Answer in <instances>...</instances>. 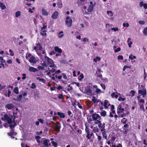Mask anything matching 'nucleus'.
<instances>
[{
    "label": "nucleus",
    "mask_w": 147,
    "mask_h": 147,
    "mask_svg": "<svg viewBox=\"0 0 147 147\" xmlns=\"http://www.w3.org/2000/svg\"><path fill=\"white\" fill-rule=\"evenodd\" d=\"M94 123L95 124H97L98 127L100 130L101 131H102L105 130V123H103L102 124L101 121L100 120H97L95 121Z\"/></svg>",
    "instance_id": "f257e3e1"
},
{
    "label": "nucleus",
    "mask_w": 147,
    "mask_h": 147,
    "mask_svg": "<svg viewBox=\"0 0 147 147\" xmlns=\"http://www.w3.org/2000/svg\"><path fill=\"white\" fill-rule=\"evenodd\" d=\"M85 131L86 134V137L88 139H90L91 137L94 136V134L92 132H90L89 129L88 127L86 124H85Z\"/></svg>",
    "instance_id": "f03ea898"
},
{
    "label": "nucleus",
    "mask_w": 147,
    "mask_h": 147,
    "mask_svg": "<svg viewBox=\"0 0 147 147\" xmlns=\"http://www.w3.org/2000/svg\"><path fill=\"white\" fill-rule=\"evenodd\" d=\"M14 118H13V124H12V117H11V118H9L8 119L7 121L8 123L10 124L9 127H10L11 128H12L13 127H14L16 125V123L15 122V119L16 118V116H14Z\"/></svg>",
    "instance_id": "7ed1b4c3"
},
{
    "label": "nucleus",
    "mask_w": 147,
    "mask_h": 147,
    "mask_svg": "<svg viewBox=\"0 0 147 147\" xmlns=\"http://www.w3.org/2000/svg\"><path fill=\"white\" fill-rule=\"evenodd\" d=\"M45 59L47 60V61L48 64H51L49 66L51 67H54L55 64L54 62L49 57L45 56Z\"/></svg>",
    "instance_id": "20e7f679"
},
{
    "label": "nucleus",
    "mask_w": 147,
    "mask_h": 147,
    "mask_svg": "<svg viewBox=\"0 0 147 147\" xmlns=\"http://www.w3.org/2000/svg\"><path fill=\"white\" fill-rule=\"evenodd\" d=\"M66 20H65V24L68 27H71L72 26V20L70 18L69 16H67L66 18Z\"/></svg>",
    "instance_id": "39448f33"
},
{
    "label": "nucleus",
    "mask_w": 147,
    "mask_h": 147,
    "mask_svg": "<svg viewBox=\"0 0 147 147\" xmlns=\"http://www.w3.org/2000/svg\"><path fill=\"white\" fill-rule=\"evenodd\" d=\"M92 117L94 121H96L97 120H100L101 117L98 114L96 113H93L92 115Z\"/></svg>",
    "instance_id": "423d86ee"
},
{
    "label": "nucleus",
    "mask_w": 147,
    "mask_h": 147,
    "mask_svg": "<svg viewBox=\"0 0 147 147\" xmlns=\"http://www.w3.org/2000/svg\"><path fill=\"white\" fill-rule=\"evenodd\" d=\"M85 93L88 95H91L92 94V92L90 88V86H88L87 88L85 90Z\"/></svg>",
    "instance_id": "0eeeda50"
},
{
    "label": "nucleus",
    "mask_w": 147,
    "mask_h": 147,
    "mask_svg": "<svg viewBox=\"0 0 147 147\" xmlns=\"http://www.w3.org/2000/svg\"><path fill=\"white\" fill-rule=\"evenodd\" d=\"M50 141L48 140L45 139L43 141V144L45 147H48L51 145L49 143Z\"/></svg>",
    "instance_id": "6e6552de"
},
{
    "label": "nucleus",
    "mask_w": 147,
    "mask_h": 147,
    "mask_svg": "<svg viewBox=\"0 0 147 147\" xmlns=\"http://www.w3.org/2000/svg\"><path fill=\"white\" fill-rule=\"evenodd\" d=\"M138 93L140 94V96L142 95L143 97H144L146 95V90H139Z\"/></svg>",
    "instance_id": "1a4fd4ad"
},
{
    "label": "nucleus",
    "mask_w": 147,
    "mask_h": 147,
    "mask_svg": "<svg viewBox=\"0 0 147 147\" xmlns=\"http://www.w3.org/2000/svg\"><path fill=\"white\" fill-rule=\"evenodd\" d=\"M7 134L9 136H10L13 138H14L15 137L13 136L16 135L17 133L15 132L14 130H11Z\"/></svg>",
    "instance_id": "9d476101"
},
{
    "label": "nucleus",
    "mask_w": 147,
    "mask_h": 147,
    "mask_svg": "<svg viewBox=\"0 0 147 147\" xmlns=\"http://www.w3.org/2000/svg\"><path fill=\"white\" fill-rule=\"evenodd\" d=\"M58 12L57 11H55L52 14L51 17L52 19H56L58 16Z\"/></svg>",
    "instance_id": "9b49d317"
},
{
    "label": "nucleus",
    "mask_w": 147,
    "mask_h": 147,
    "mask_svg": "<svg viewBox=\"0 0 147 147\" xmlns=\"http://www.w3.org/2000/svg\"><path fill=\"white\" fill-rule=\"evenodd\" d=\"M14 107V105L12 103L8 104L6 105V107L9 110L13 109Z\"/></svg>",
    "instance_id": "f8f14e48"
},
{
    "label": "nucleus",
    "mask_w": 147,
    "mask_h": 147,
    "mask_svg": "<svg viewBox=\"0 0 147 147\" xmlns=\"http://www.w3.org/2000/svg\"><path fill=\"white\" fill-rule=\"evenodd\" d=\"M29 61L30 63H36V58L34 57H31L29 60Z\"/></svg>",
    "instance_id": "ddd939ff"
},
{
    "label": "nucleus",
    "mask_w": 147,
    "mask_h": 147,
    "mask_svg": "<svg viewBox=\"0 0 147 147\" xmlns=\"http://www.w3.org/2000/svg\"><path fill=\"white\" fill-rule=\"evenodd\" d=\"M30 71L35 72L38 71V69L33 67H30L29 68Z\"/></svg>",
    "instance_id": "4468645a"
},
{
    "label": "nucleus",
    "mask_w": 147,
    "mask_h": 147,
    "mask_svg": "<svg viewBox=\"0 0 147 147\" xmlns=\"http://www.w3.org/2000/svg\"><path fill=\"white\" fill-rule=\"evenodd\" d=\"M57 4L59 8H61L63 6V4L61 0H57Z\"/></svg>",
    "instance_id": "2eb2a0df"
},
{
    "label": "nucleus",
    "mask_w": 147,
    "mask_h": 147,
    "mask_svg": "<svg viewBox=\"0 0 147 147\" xmlns=\"http://www.w3.org/2000/svg\"><path fill=\"white\" fill-rule=\"evenodd\" d=\"M55 50V51L59 53H62V49L59 48L58 47L56 46L54 47Z\"/></svg>",
    "instance_id": "dca6fc26"
},
{
    "label": "nucleus",
    "mask_w": 147,
    "mask_h": 147,
    "mask_svg": "<svg viewBox=\"0 0 147 147\" xmlns=\"http://www.w3.org/2000/svg\"><path fill=\"white\" fill-rule=\"evenodd\" d=\"M59 122H57L56 123V125L55 127V129L56 131H59L60 130V126L59 125Z\"/></svg>",
    "instance_id": "f3484780"
},
{
    "label": "nucleus",
    "mask_w": 147,
    "mask_h": 147,
    "mask_svg": "<svg viewBox=\"0 0 147 147\" xmlns=\"http://www.w3.org/2000/svg\"><path fill=\"white\" fill-rule=\"evenodd\" d=\"M57 114L61 118H64L65 117L64 114L63 113L58 112L57 113Z\"/></svg>",
    "instance_id": "a211bd4d"
},
{
    "label": "nucleus",
    "mask_w": 147,
    "mask_h": 147,
    "mask_svg": "<svg viewBox=\"0 0 147 147\" xmlns=\"http://www.w3.org/2000/svg\"><path fill=\"white\" fill-rule=\"evenodd\" d=\"M102 134L103 138H104L106 140H107V132H106L105 130V131H102Z\"/></svg>",
    "instance_id": "6ab92c4d"
},
{
    "label": "nucleus",
    "mask_w": 147,
    "mask_h": 147,
    "mask_svg": "<svg viewBox=\"0 0 147 147\" xmlns=\"http://www.w3.org/2000/svg\"><path fill=\"white\" fill-rule=\"evenodd\" d=\"M94 8V5H90L88 9V11L89 12H90L92 11Z\"/></svg>",
    "instance_id": "aec40b11"
},
{
    "label": "nucleus",
    "mask_w": 147,
    "mask_h": 147,
    "mask_svg": "<svg viewBox=\"0 0 147 147\" xmlns=\"http://www.w3.org/2000/svg\"><path fill=\"white\" fill-rule=\"evenodd\" d=\"M42 15L47 16L48 14V13L43 8L42 9Z\"/></svg>",
    "instance_id": "412c9836"
},
{
    "label": "nucleus",
    "mask_w": 147,
    "mask_h": 147,
    "mask_svg": "<svg viewBox=\"0 0 147 147\" xmlns=\"http://www.w3.org/2000/svg\"><path fill=\"white\" fill-rule=\"evenodd\" d=\"M37 80H38L40 82H41L44 84L46 83V80L44 79L40 78V77H38L36 78Z\"/></svg>",
    "instance_id": "4be33fe9"
},
{
    "label": "nucleus",
    "mask_w": 147,
    "mask_h": 147,
    "mask_svg": "<svg viewBox=\"0 0 147 147\" xmlns=\"http://www.w3.org/2000/svg\"><path fill=\"white\" fill-rule=\"evenodd\" d=\"M36 46L37 48H38V49L40 50H42V47L41 44H40V43L38 42V43L36 44Z\"/></svg>",
    "instance_id": "5701e85b"
},
{
    "label": "nucleus",
    "mask_w": 147,
    "mask_h": 147,
    "mask_svg": "<svg viewBox=\"0 0 147 147\" xmlns=\"http://www.w3.org/2000/svg\"><path fill=\"white\" fill-rule=\"evenodd\" d=\"M14 92L16 94H18L19 93V90L17 87H15L13 90Z\"/></svg>",
    "instance_id": "b1692460"
},
{
    "label": "nucleus",
    "mask_w": 147,
    "mask_h": 147,
    "mask_svg": "<svg viewBox=\"0 0 147 147\" xmlns=\"http://www.w3.org/2000/svg\"><path fill=\"white\" fill-rule=\"evenodd\" d=\"M0 7L2 10L6 8L5 5L2 3H0Z\"/></svg>",
    "instance_id": "393cba45"
},
{
    "label": "nucleus",
    "mask_w": 147,
    "mask_h": 147,
    "mask_svg": "<svg viewBox=\"0 0 147 147\" xmlns=\"http://www.w3.org/2000/svg\"><path fill=\"white\" fill-rule=\"evenodd\" d=\"M111 97L112 98H114V97L115 98H117L118 97V95L117 94H115V92H113L111 95Z\"/></svg>",
    "instance_id": "a878e982"
},
{
    "label": "nucleus",
    "mask_w": 147,
    "mask_h": 147,
    "mask_svg": "<svg viewBox=\"0 0 147 147\" xmlns=\"http://www.w3.org/2000/svg\"><path fill=\"white\" fill-rule=\"evenodd\" d=\"M140 90H146V89L145 88V85L144 84H142L141 85V87L140 88Z\"/></svg>",
    "instance_id": "bb28decb"
},
{
    "label": "nucleus",
    "mask_w": 147,
    "mask_h": 147,
    "mask_svg": "<svg viewBox=\"0 0 147 147\" xmlns=\"http://www.w3.org/2000/svg\"><path fill=\"white\" fill-rule=\"evenodd\" d=\"M101 115L103 117L107 115V113L105 111H103L100 113Z\"/></svg>",
    "instance_id": "cd10ccee"
},
{
    "label": "nucleus",
    "mask_w": 147,
    "mask_h": 147,
    "mask_svg": "<svg viewBox=\"0 0 147 147\" xmlns=\"http://www.w3.org/2000/svg\"><path fill=\"white\" fill-rule=\"evenodd\" d=\"M143 34L145 36H147V27L145 28L143 30Z\"/></svg>",
    "instance_id": "c85d7f7f"
},
{
    "label": "nucleus",
    "mask_w": 147,
    "mask_h": 147,
    "mask_svg": "<svg viewBox=\"0 0 147 147\" xmlns=\"http://www.w3.org/2000/svg\"><path fill=\"white\" fill-rule=\"evenodd\" d=\"M108 102V101L107 100H105L104 104V107L106 108H108V107L107 106V103Z\"/></svg>",
    "instance_id": "c756f323"
},
{
    "label": "nucleus",
    "mask_w": 147,
    "mask_h": 147,
    "mask_svg": "<svg viewBox=\"0 0 147 147\" xmlns=\"http://www.w3.org/2000/svg\"><path fill=\"white\" fill-rule=\"evenodd\" d=\"M44 33H42V32H40L42 36H46L47 34L46 33V32H47V30H43L42 31Z\"/></svg>",
    "instance_id": "7c9ffc66"
},
{
    "label": "nucleus",
    "mask_w": 147,
    "mask_h": 147,
    "mask_svg": "<svg viewBox=\"0 0 147 147\" xmlns=\"http://www.w3.org/2000/svg\"><path fill=\"white\" fill-rule=\"evenodd\" d=\"M51 143L54 147H57V143L54 141H52Z\"/></svg>",
    "instance_id": "2f4dec72"
},
{
    "label": "nucleus",
    "mask_w": 147,
    "mask_h": 147,
    "mask_svg": "<svg viewBox=\"0 0 147 147\" xmlns=\"http://www.w3.org/2000/svg\"><path fill=\"white\" fill-rule=\"evenodd\" d=\"M21 15V13L20 11H18L16 12V13L15 15L16 17H18L20 16Z\"/></svg>",
    "instance_id": "473e14b6"
},
{
    "label": "nucleus",
    "mask_w": 147,
    "mask_h": 147,
    "mask_svg": "<svg viewBox=\"0 0 147 147\" xmlns=\"http://www.w3.org/2000/svg\"><path fill=\"white\" fill-rule=\"evenodd\" d=\"M84 78V76L83 74L82 73L80 75L79 77L78 78L79 80H81Z\"/></svg>",
    "instance_id": "72a5a7b5"
},
{
    "label": "nucleus",
    "mask_w": 147,
    "mask_h": 147,
    "mask_svg": "<svg viewBox=\"0 0 147 147\" xmlns=\"http://www.w3.org/2000/svg\"><path fill=\"white\" fill-rule=\"evenodd\" d=\"M4 119L5 120H7L9 118L7 114H5L4 115Z\"/></svg>",
    "instance_id": "f704fd0d"
},
{
    "label": "nucleus",
    "mask_w": 147,
    "mask_h": 147,
    "mask_svg": "<svg viewBox=\"0 0 147 147\" xmlns=\"http://www.w3.org/2000/svg\"><path fill=\"white\" fill-rule=\"evenodd\" d=\"M92 100L93 102L94 103H97V99L95 98V97L94 96L93 97V98Z\"/></svg>",
    "instance_id": "c9c22d12"
},
{
    "label": "nucleus",
    "mask_w": 147,
    "mask_h": 147,
    "mask_svg": "<svg viewBox=\"0 0 147 147\" xmlns=\"http://www.w3.org/2000/svg\"><path fill=\"white\" fill-rule=\"evenodd\" d=\"M140 108L141 110L143 111H145L144 106L143 104H142L140 105Z\"/></svg>",
    "instance_id": "e433bc0d"
},
{
    "label": "nucleus",
    "mask_w": 147,
    "mask_h": 147,
    "mask_svg": "<svg viewBox=\"0 0 147 147\" xmlns=\"http://www.w3.org/2000/svg\"><path fill=\"white\" fill-rule=\"evenodd\" d=\"M36 87V86L35 84L34 83H32L31 84V88H32L34 89Z\"/></svg>",
    "instance_id": "4c0bfd02"
},
{
    "label": "nucleus",
    "mask_w": 147,
    "mask_h": 147,
    "mask_svg": "<svg viewBox=\"0 0 147 147\" xmlns=\"http://www.w3.org/2000/svg\"><path fill=\"white\" fill-rule=\"evenodd\" d=\"M0 61L2 63H4L5 62V61L3 59V58L2 57H0Z\"/></svg>",
    "instance_id": "58836bf2"
},
{
    "label": "nucleus",
    "mask_w": 147,
    "mask_h": 147,
    "mask_svg": "<svg viewBox=\"0 0 147 147\" xmlns=\"http://www.w3.org/2000/svg\"><path fill=\"white\" fill-rule=\"evenodd\" d=\"M125 100V98H122L120 96L118 99L119 101L121 100L122 101H123Z\"/></svg>",
    "instance_id": "ea45409f"
},
{
    "label": "nucleus",
    "mask_w": 147,
    "mask_h": 147,
    "mask_svg": "<svg viewBox=\"0 0 147 147\" xmlns=\"http://www.w3.org/2000/svg\"><path fill=\"white\" fill-rule=\"evenodd\" d=\"M129 26V24L128 23H123V26L124 27H128Z\"/></svg>",
    "instance_id": "a19ab883"
},
{
    "label": "nucleus",
    "mask_w": 147,
    "mask_h": 147,
    "mask_svg": "<svg viewBox=\"0 0 147 147\" xmlns=\"http://www.w3.org/2000/svg\"><path fill=\"white\" fill-rule=\"evenodd\" d=\"M121 49L120 47H118L116 49H115L114 50V51L115 53L119 51H121Z\"/></svg>",
    "instance_id": "79ce46f5"
},
{
    "label": "nucleus",
    "mask_w": 147,
    "mask_h": 147,
    "mask_svg": "<svg viewBox=\"0 0 147 147\" xmlns=\"http://www.w3.org/2000/svg\"><path fill=\"white\" fill-rule=\"evenodd\" d=\"M130 68V67L128 66L125 65L123 68V71H124L126 68Z\"/></svg>",
    "instance_id": "37998d69"
},
{
    "label": "nucleus",
    "mask_w": 147,
    "mask_h": 147,
    "mask_svg": "<svg viewBox=\"0 0 147 147\" xmlns=\"http://www.w3.org/2000/svg\"><path fill=\"white\" fill-rule=\"evenodd\" d=\"M135 91L133 90H131L130 91V93L131 94H132V96H133L135 95Z\"/></svg>",
    "instance_id": "c03bdc74"
},
{
    "label": "nucleus",
    "mask_w": 147,
    "mask_h": 147,
    "mask_svg": "<svg viewBox=\"0 0 147 147\" xmlns=\"http://www.w3.org/2000/svg\"><path fill=\"white\" fill-rule=\"evenodd\" d=\"M107 13L108 14H111L110 16H112L113 15V14L111 11H108L107 12Z\"/></svg>",
    "instance_id": "a18cd8bd"
},
{
    "label": "nucleus",
    "mask_w": 147,
    "mask_h": 147,
    "mask_svg": "<svg viewBox=\"0 0 147 147\" xmlns=\"http://www.w3.org/2000/svg\"><path fill=\"white\" fill-rule=\"evenodd\" d=\"M37 68L39 70H40L44 69V68L43 67H42V66H39Z\"/></svg>",
    "instance_id": "49530a36"
},
{
    "label": "nucleus",
    "mask_w": 147,
    "mask_h": 147,
    "mask_svg": "<svg viewBox=\"0 0 147 147\" xmlns=\"http://www.w3.org/2000/svg\"><path fill=\"white\" fill-rule=\"evenodd\" d=\"M77 105L78 107L80 109H82L83 108V107H82V106L80 105V103H79V102H77Z\"/></svg>",
    "instance_id": "de8ad7c7"
},
{
    "label": "nucleus",
    "mask_w": 147,
    "mask_h": 147,
    "mask_svg": "<svg viewBox=\"0 0 147 147\" xmlns=\"http://www.w3.org/2000/svg\"><path fill=\"white\" fill-rule=\"evenodd\" d=\"M22 94L19 95V97L18 98V100L19 101H20L22 100Z\"/></svg>",
    "instance_id": "09e8293b"
},
{
    "label": "nucleus",
    "mask_w": 147,
    "mask_h": 147,
    "mask_svg": "<svg viewBox=\"0 0 147 147\" xmlns=\"http://www.w3.org/2000/svg\"><path fill=\"white\" fill-rule=\"evenodd\" d=\"M58 98L59 99H62L63 98V95L62 94H61L59 95V96H58Z\"/></svg>",
    "instance_id": "8fccbe9b"
},
{
    "label": "nucleus",
    "mask_w": 147,
    "mask_h": 147,
    "mask_svg": "<svg viewBox=\"0 0 147 147\" xmlns=\"http://www.w3.org/2000/svg\"><path fill=\"white\" fill-rule=\"evenodd\" d=\"M115 139H116L115 137L114 136H113L111 137V139L110 140L112 142H114V141H115Z\"/></svg>",
    "instance_id": "3c124183"
},
{
    "label": "nucleus",
    "mask_w": 147,
    "mask_h": 147,
    "mask_svg": "<svg viewBox=\"0 0 147 147\" xmlns=\"http://www.w3.org/2000/svg\"><path fill=\"white\" fill-rule=\"evenodd\" d=\"M9 51L10 52V55L11 56H13L14 55V54L13 52L11 49H9Z\"/></svg>",
    "instance_id": "603ef678"
},
{
    "label": "nucleus",
    "mask_w": 147,
    "mask_h": 147,
    "mask_svg": "<svg viewBox=\"0 0 147 147\" xmlns=\"http://www.w3.org/2000/svg\"><path fill=\"white\" fill-rule=\"evenodd\" d=\"M117 59H118L122 60L123 59V57L122 55H119L117 56Z\"/></svg>",
    "instance_id": "864d4df0"
},
{
    "label": "nucleus",
    "mask_w": 147,
    "mask_h": 147,
    "mask_svg": "<svg viewBox=\"0 0 147 147\" xmlns=\"http://www.w3.org/2000/svg\"><path fill=\"white\" fill-rule=\"evenodd\" d=\"M96 135L97 136H98V138H97V139H98V141H100L101 139V138H102V137L101 136H99V135H97V134H96Z\"/></svg>",
    "instance_id": "5fc2aeb1"
},
{
    "label": "nucleus",
    "mask_w": 147,
    "mask_h": 147,
    "mask_svg": "<svg viewBox=\"0 0 147 147\" xmlns=\"http://www.w3.org/2000/svg\"><path fill=\"white\" fill-rule=\"evenodd\" d=\"M101 80H103L105 82H108V79L106 78H102Z\"/></svg>",
    "instance_id": "6e6d98bb"
},
{
    "label": "nucleus",
    "mask_w": 147,
    "mask_h": 147,
    "mask_svg": "<svg viewBox=\"0 0 147 147\" xmlns=\"http://www.w3.org/2000/svg\"><path fill=\"white\" fill-rule=\"evenodd\" d=\"M100 85L102 87V88L104 90L105 89V86L104 84H103L101 83L100 84Z\"/></svg>",
    "instance_id": "4d7b16f0"
},
{
    "label": "nucleus",
    "mask_w": 147,
    "mask_h": 147,
    "mask_svg": "<svg viewBox=\"0 0 147 147\" xmlns=\"http://www.w3.org/2000/svg\"><path fill=\"white\" fill-rule=\"evenodd\" d=\"M101 92V90L98 88H97L96 89L95 91L96 93L98 94V93H100Z\"/></svg>",
    "instance_id": "13d9d810"
},
{
    "label": "nucleus",
    "mask_w": 147,
    "mask_h": 147,
    "mask_svg": "<svg viewBox=\"0 0 147 147\" xmlns=\"http://www.w3.org/2000/svg\"><path fill=\"white\" fill-rule=\"evenodd\" d=\"M111 30H114V31H118L119 29L117 28L113 27L111 28Z\"/></svg>",
    "instance_id": "bf43d9fd"
},
{
    "label": "nucleus",
    "mask_w": 147,
    "mask_h": 147,
    "mask_svg": "<svg viewBox=\"0 0 147 147\" xmlns=\"http://www.w3.org/2000/svg\"><path fill=\"white\" fill-rule=\"evenodd\" d=\"M62 76L64 79H67V77L66 75V74L64 73H62Z\"/></svg>",
    "instance_id": "052dcab7"
},
{
    "label": "nucleus",
    "mask_w": 147,
    "mask_h": 147,
    "mask_svg": "<svg viewBox=\"0 0 147 147\" xmlns=\"http://www.w3.org/2000/svg\"><path fill=\"white\" fill-rule=\"evenodd\" d=\"M72 83L73 84H75L76 85V86H78V87H80V84L79 83L77 82H73V83Z\"/></svg>",
    "instance_id": "680f3d73"
},
{
    "label": "nucleus",
    "mask_w": 147,
    "mask_h": 147,
    "mask_svg": "<svg viewBox=\"0 0 147 147\" xmlns=\"http://www.w3.org/2000/svg\"><path fill=\"white\" fill-rule=\"evenodd\" d=\"M39 94V93H38L37 92L35 93V94H34V96L35 98H36V97H38Z\"/></svg>",
    "instance_id": "e2e57ef3"
},
{
    "label": "nucleus",
    "mask_w": 147,
    "mask_h": 147,
    "mask_svg": "<svg viewBox=\"0 0 147 147\" xmlns=\"http://www.w3.org/2000/svg\"><path fill=\"white\" fill-rule=\"evenodd\" d=\"M47 27V26L45 25L44 24L43 25V26L41 28V30L42 31L43 30L45 29Z\"/></svg>",
    "instance_id": "0e129e2a"
},
{
    "label": "nucleus",
    "mask_w": 147,
    "mask_h": 147,
    "mask_svg": "<svg viewBox=\"0 0 147 147\" xmlns=\"http://www.w3.org/2000/svg\"><path fill=\"white\" fill-rule=\"evenodd\" d=\"M126 115L125 114V113H122V114L120 116L119 115L118 116L119 117H123L124 116H126Z\"/></svg>",
    "instance_id": "69168bd1"
},
{
    "label": "nucleus",
    "mask_w": 147,
    "mask_h": 147,
    "mask_svg": "<svg viewBox=\"0 0 147 147\" xmlns=\"http://www.w3.org/2000/svg\"><path fill=\"white\" fill-rule=\"evenodd\" d=\"M139 22L140 24L142 25L144 24L145 23V22L144 21H140Z\"/></svg>",
    "instance_id": "338daca9"
},
{
    "label": "nucleus",
    "mask_w": 147,
    "mask_h": 147,
    "mask_svg": "<svg viewBox=\"0 0 147 147\" xmlns=\"http://www.w3.org/2000/svg\"><path fill=\"white\" fill-rule=\"evenodd\" d=\"M62 86L59 85L57 87V88L58 90H60L62 88Z\"/></svg>",
    "instance_id": "774afa93"
}]
</instances>
